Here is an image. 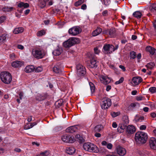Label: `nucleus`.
<instances>
[{"label":"nucleus","instance_id":"5fc2aeb1","mask_svg":"<svg viewBox=\"0 0 156 156\" xmlns=\"http://www.w3.org/2000/svg\"><path fill=\"white\" fill-rule=\"evenodd\" d=\"M113 147V145L111 143H108L107 144V147L109 149H111Z\"/></svg>","mask_w":156,"mask_h":156},{"label":"nucleus","instance_id":"69168bd1","mask_svg":"<svg viewBox=\"0 0 156 156\" xmlns=\"http://www.w3.org/2000/svg\"><path fill=\"white\" fill-rule=\"evenodd\" d=\"M98 132H96L94 136L97 137H100L101 136V134L100 133H98Z\"/></svg>","mask_w":156,"mask_h":156},{"label":"nucleus","instance_id":"0e129e2a","mask_svg":"<svg viewBox=\"0 0 156 156\" xmlns=\"http://www.w3.org/2000/svg\"><path fill=\"white\" fill-rule=\"evenodd\" d=\"M25 68H35L34 66L33 65H28Z\"/></svg>","mask_w":156,"mask_h":156},{"label":"nucleus","instance_id":"7ed1b4c3","mask_svg":"<svg viewBox=\"0 0 156 156\" xmlns=\"http://www.w3.org/2000/svg\"><path fill=\"white\" fill-rule=\"evenodd\" d=\"M83 148L85 150L90 152L98 153L99 151L97 146L90 143H85L83 145Z\"/></svg>","mask_w":156,"mask_h":156},{"label":"nucleus","instance_id":"dca6fc26","mask_svg":"<svg viewBox=\"0 0 156 156\" xmlns=\"http://www.w3.org/2000/svg\"><path fill=\"white\" fill-rule=\"evenodd\" d=\"M23 62L16 61L12 63V66L14 68H20L23 65Z\"/></svg>","mask_w":156,"mask_h":156},{"label":"nucleus","instance_id":"7c9ffc66","mask_svg":"<svg viewBox=\"0 0 156 156\" xmlns=\"http://www.w3.org/2000/svg\"><path fill=\"white\" fill-rule=\"evenodd\" d=\"M46 3L44 0L43 1H40L38 2V5L41 8H43L46 5Z\"/></svg>","mask_w":156,"mask_h":156},{"label":"nucleus","instance_id":"37998d69","mask_svg":"<svg viewBox=\"0 0 156 156\" xmlns=\"http://www.w3.org/2000/svg\"><path fill=\"white\" fill-rule=\"evenodd\" d=\"M49 154V152L46 151L44 152L41 153L40 154L38 155L39 156H47Z\"/></svg>","mask_w":156,"mask_h":156},{"label":"nucleus","instance_id":"58836bf2","mask_svg":"<svg viewBox=\"0 0 156 156\" xmlns=\"http://www.w3.org/2000/svg\"><path fill=\"white\" fill-rule=\"evenodd\" d=\"M84 2V0H79L75 3V5L76 6H78L81 5Z\"/></svg>","mask_w":156,"mask_h":156},{"label":"nucleus","instance_id":"6ab92c4d","mask_svg":"<svg viewBox=\"0 0 156 156\" xmlns=\"http://www.w3.org/2000/svg\"><path fill=\"white\" fill-rule=\"evenodd\" d=\"M86 69H76V74L78 76H82L86 73Z\"/></svg>","mask_w":156,"mask_h":156},{"label":"nucleus","instance_id":"4c0bfd02","mask_svg":"<svg viewBox=\"0 0 156 156\" xmlns=\"http://www.w3.org/2000/svg\"><path fill=\"white\" fill-rule=\"evenodd\" d=\"M154 66L155 64L153 62H150L146 65V66L147 68H154Z\"/></svg>","mask_w":156,"mask_h":156},{"label":"nucleus","instance_id":"bb28decb","mask_svg":"<svg viewBox=\"0 0 156 156\" xmlns=\"http://www.w3.org/2000/svg\"><path fill=\"white\" fill-rule=\"evenodd\" d=\"M133 15L134 17L139 19L141 18L142 14L140 11H136L133 12Z\"/></svg>","mask_w":156,"mask_h":156},{"label":"nucleus","instance_id":"cd10ccee","mask_svg":"<svg viewBox=\"0 0 156 156\" xmlns=\"http://www.w3.org/2000/svg\"><path fill=\"white\" fill-rule=\"evenodd\" d=\"M23 30L24 29L23 27L16 28L14 30L13 33L15 34H18L23 32Z\"/></svg>","mask_w":156,"mask_h":156},{"label":"nucleus","instance_id":"79ce46f5","mask_svg":"<svg viewBox=\"0 0 156 156\" xmlns=\"http://www.w3.org/2000/svg\"><path fill=\"white\" fill-rule=\"evenodd\" d=\"M62 69H52V71L56 73H61L63 70Z\"/></svg>","mask_w":156,"mask_h":156},{"label":"nucleus","instance_id":"680f3d73","mask_svg":"<svg viewBox=\"0 0 156 156\" xmlns=\"http://www.w3.org/2000/svg\"><path fill=\"white\" fill-rule=\"evenodd\" d=\"M76 68H85V67L83 68V66L80 64H78L76 65Z\"/></svg>","mask_w":156,"mask_h":156},{"label":"nucleus","instance_id":"8fccbe9b","mask_svg":"<svg viewBox=\"0 0 156 156\" xmlns=\"http://www.w3.org/2000/svg\"><path fill=\"white\" fill-rule=\"evenodd\" d=\"M102 15L103 16H107L108 15V11L106 10L103 11L102 12Z\"/></svg>","mask_w":156,"mask_h":156},{"label":"nucleus","instance_id":"f8f14e48","mask_svg":"<svg viewBox=\"0 0 156 156\" xmlns=\"http://www.w3.org/2000/svg\"><path fill=\"white\" fill-rule=\"evenodd\" d=\"M116 151L118 154L121 156L125 155L126 152V149L120 146H118L116 148Z\"/></svg>","mask_w":156,"mask_h":156},{"label":"nucleus","instance_id":"a211bd4d","mask_svg":"<svg viewBox=\"0 0 156 156\" xmlns=\"http://www.w3.org/2000/svg\"><path fill=\"white\" fill-rule=\"evenodd\" d=\"M77 129L76 126H73L69 127L66 129L67 132L73 133L76 132Z\"/></svg>","mask_w":156,"mask_h":156},{"label":"nucleus","instance_id":"20e7f679","mask_svg":"<svg viewBox=\"0 0 156 156\" xmlns=\"http://www.w3.org/2000/svg\"><path fill=\"white\" fill-rule=\"evenodd\" d=\"M79 42V39L76 37H71L63 43V46L66 48L70 47Z\"/></svg>","mask_w":156,"mask_h":156},{"label":"nucleus","instance_id":"f257e3e1","mask_svg":"<svg viewBox=\"0 0 156 156\" xmlns=\"http://www.w3.org/2000/svg\"><path fill=\"white\" fill-rule=\"evenodd\" d=\"M147 138V134L143 132H137L135 135V140L137 144L142 145L145 144Z\"/></svg>","mask_w":156,"mask_h":156},{"label":"nucleus","instance_id":"bf43d9fd","mask_svg":"<svg viewBox=\"0 0 156 156\" xmlns=\"http://www.w3.org/2000/svg\"><path fill=\"white\" fill-rule=\"evenodd\" d=\"M94 52L95 54H98L100 52L99 50L97 48H95L94 49Z\"/></svg>","mask_w":156,"mask_h":156},{"label":"nucleus","instance_id":"c756f323","mask_svg":"<svg viewBox=\"0 0 156 156\" xmlns=\"http://www.w3.org/2000/svg\"><path fill=\"white\" fill-rule=\"evenodd\" d=\"M102 128V126L101 125H98L96 126L94 129V130L96 132H99L100 131Z\"/></svg>","mask_w":156,"mask_h":156},{"label":"nucleus","instance_id":"6e6552de","mask_svg":"<svg viewBox=\"0 0 156 156\" xmlns=\"http://www.w3.org/2000/svg\"><path fill=\"white\" fill-rule=\"evenodd\" d=\"M112 105L111 99L108 98H104L101 103V106L102 109H107Z\"/></svg>","mask_w":156,"mask_h":156},{"label":"nucleus","instance_id":"412c9836","mask_svg":"<svg viewBox=\"0 0 156 156\" xmlns=\"http://www.w3.org/2000/svg\"><path fill=\"white\" fill-rule=\"evenodd\" d=\"M139 107V104L137 102L131 103L129 105L128 108V109L129 110H132L134 108Z\"/></svg>","mask_w":156,"mask_h":156},{"label":"nucleus","instance_id":"0eeeda50","mask_svg":"<svg viewBox=\"0 0 156 156\" xmlns=\"http://www.w3.org/2000/svg\"><path fill=\"white\" fill-rule=\"evenodd\" d=\"M114 51L115 47L112 44H105L103 48V51L105 54H111Z\"/></svg>","mask_w":156,"mask_h":156},{"label":"nucleus","instance_id":"4d7b16f0","mask_svg":"<svg viewBox=\"0 0 156 156\" xmlns=\"http://www.w3.org/2000/svg\"><path fill=\"white\" fill-rule=\"evenodd\" d=\"M146 128V126L144 125L141 126L140 127V129L141 130H145Z\"/></svg>","mask_w":156,"mask_h":156},{"label":"nucleus","instance_id":"e2e57ef3","mask_svg":"<svg viewBox=\"0 0 156 156\" xmlns=\"http://www.w3.org/2000/svg\"><path fill=\"white\" fill-rule=\"evenodd\" d=\"M87 8V5L85 4H83L81 7V9L83 10H85Z\"/></svg>","mask_w":156,"mask_h":156},{"label":"nucleus","instance_id":"ea45409f","mask_svg":"<svg viewBox=\"0 0 156 156\" xmlns=\"http://www.w3.org/2000/svg\"><path fill=\"white\" fill-rule=\"evenodd\" d=\"M120 114V113L119 112H112L111 113V114L113 117H115L119 115Z\"/></svg>","mask_w":156,"mask_h":156},{"label":"nucleus","instance_id":"5701e85b","mask_svg":"<svg viewBox=\"0 0 156 156\" xmlns=\"http://www.w3.org/2000/svg\"><path fill=\"white\" fill-rule=\"evenodd\" d=\"M42 71V69H25L24 71L27 73H30L34 72H40Z\"/></svg>","mask_w":156,"mask_h":156},{"label":"nucleus","instance_id":"13d9d810","mask_svg":"<svg viewBox=\"0 0 156 156\" xmlns=\"http://www.w3.org/2000/svg\"><path fill=\"white\" fill-rule=\"evenodd\" d=\"M119 128L121 129V130H122V131L123 130V131L124 129H125L124 126H122V125L121 124H120L119 125Z\"/></svg>","mask_w":156,"mask_h":156},{"label":"nucleus","instance_id":"72a5a7b5","mask_svg":"<svg viewBox=\"0 0 156 156\" xmlns=\"http://www.w3.org/2000/svg\"><path fill=\"white\" fill-rule=\"evenodd\" d=\"M76 139H78L79 142L80 143H82L84 142V140L82 136H80V135H76Z\"/></svg>","mask_w":156,"mask_h":156},{"label":"nucleus","instance_id":"9d476101","mask_svg":"<svg viewBox=\"0 0 156 156\" xmlns=\"http://www.w3.org/2000/svg\"><path fill=\"white\" fill-rule=\"evenodd\" d=\"M62 140L65 143H72L75 141V139L73 137L66 135H64L61 137Z\"/></svg>","mask_w":156,"mask_h":156},{"label":"nucleus","instance_id":"f704fd0d","mask_svg":"<svg viewBox=\"0 0 156 156\" xmlns=\"http://www.w3.org/2000/svg\"><path fill=\"white\" fill-rule=\"evenodd\" d=\"M89 84L91 93H93L95 91V88L94 84L91 82L89 83Z\"/></svg>","mask_w":156,"mask_h":156},{"label":"nucleus","instance_id":"a878e982","mask_svg":"<svg viewBox=\"0 0 156 156\" xmlns=\"http://www.w3.org/2000/svg\"><path fill=\"white\" fill-rule=\"evenodd\" d=\"M66 151L67 154H72L75 151V148L73 147H69L66 148Z\"/></svg>","mask_w":156,"mask_h":156},{"label":"nucleus","instance_id":"09e8293b","mask_svg":"<svg viewBox=\"0 0 156 156\" xmlns=\"http://www.w3.org/2000/svg\"><path fill=\"white\" fill-rule=\"evenodd\" d=\"M6 17L4 16H2L0 17V24L3 23L6 19Z\"/></svg>","mask_w":156,"mask_h":156},{"label":"nucleus","instance_id":"f3484780","mask_svg":"<svg viewBox=\"0 0 156 156\" xmlns=\"http://www.w3.org/2000/svg\"><path fill=\"white\" fill-rule=\"evenodd\" d=\"M47 97V95L45 94H38L36 97V99L37 100L41 101L45 100Z\"/></svg>","mask_w":156,"mask_h":156},{"label":"nucleus","instance_id":"49530a36","mask_svg":"<svg viewBox=\"0 0 156 156\" xmlns=\"http://www.w3.org/2000/svg\"><path fill=\"white\" fill-rule=\"evenodd\" d=\"M13 9V8L12 7H5L3 8V10L5 11L9 12L12 11Z\"/></svg>","mask_w":156,"mask_h":156},{"label":"nucleus","instance_id":"3c124183","mask_svg":"<svg viewBox=\"0 0 156 156\" xmlns=\"http://www.w3.org/2000/svg\"><path fill=\"white\" fill-rule=\"evenodd\" d=\"M114 33L115 31L112 29H110L108 30V33L111 36H112Z\"/></svg>","mask_w":156,"mask_h":156},{"label":"nucleus","instance_id":"2eb2a0df","mask_svg":"<svg viewBox=\"0 0 156 156\" xmlns=\"http://www.w3.org/2000/svg\"><path fill=\"white\" fill-rule=\"evenodd\" d=\"M136 131L135 127L131 125H129L128 126L126 129V133L129 134H133Z\"/></svg>","mask_w":156,"mask_h":156},{"label":"nucleus","instance_id":"338daca9","mask_svg":"<svg viewBox=\"0 0 156 156\" xmlns=\"http://www.w3.org/2000/svg\"><path fill=\"white\" fill-rule=\"evenodd\" d=\"M112 126L114 128H116L117 126V125L116 122H113L112 124Z\"/></svg>","mask_w":156,"mask_h":156},{"label":"nucleus","instance_id":"ddd939ff","mask_svg":"<svg viewBox=\"0 0 156 156\" xmlns=\"http://www.w3.org/2000/svg\"><path fill=\"white\" fill-rule=\"evenodd\" d=\"M142 80V79L140 77H134L132 79V84L133 86L137 85L141 82Z\"/></svg>","mask_w":156,"mask_h":156},{"label":"nucleus","instance_id":"f03ea898","mask_svg":"<svg viewBox=\"0 0 156 156\" xmlns=\"http://www.w3.org/2000/svg\"><path fill=\"white\" fill-rule=\"evenodd\" d=\"M0 77L2 81L6 84H9L12 79L11 74L7 71L2 72L0 74Z\"/></svg>","mask_w":156,"mask_h":156},{"label":"nucleus","instance_id":"393cba45","mask_svg":"<svg viewBox=\"0 0 156 156\" xmlns=\"http://www.w3.org/2000/svg\"><path fill=\"white\" fill-rule=\"evenodd\" d=\"M62 52V48H58L54 51L52 53L54 55L58 56L60 55Z\"/></svg>","mask_w":156,"mask_h":156},{"label":"nucleus","instance_id":"603ef678","mask_svg":"<svg viewBox=\"0 0 156 156\" xmlns=\"http://www.w3.org/2000/svg\"><path fill=\"white\" fill-rule=\"evenodd\" d=\"M6 39V37L4 34L1 35L0 36V41H3Z\"/></svg>","mask_w":156,"mask_h":156},{"label":"nucleus","instance_id":"c9c22d12","mask_svg":"<svg viewBox=\"0 0 156 156\" xmlns=\"http://www.w3.org/2000/svg\"><path fill=\"white\" fill-rule=\"evenodd\" d=\"M45 34V31L44 30H41L38 31L37 35V36H40L44 35Z\"/></svg>","mask_w":156,"mask_h":156},{"label":"nucleus","instance_id":"39448f33","mask_svg":"<svg viewBox=\"0 0 156 156\" xmlns=\"http://www.w3.org/2000/svg\"><path fill=\"white\" fill-rule=\"evenodd\" d=\"M45 54V51L42 48H36L33 51V56L37 59L43 58Z\"/></svg>","mask_w":156,"mask_h":156},{"label":"nucleus","instance_id":"864d4df0","mask_svg":"<svg viewBox=\"0 0 156 156\" xmlns=\"http://www.w3.org/2000/svg\"><path fill=\"white\" fill-rule=\"evenodd\" d=\"M136 100L137 101H140L144 100V97L141 96H137L136 97Z\"/></svg>","mask_w":156,"mask_h":156},{"label":"nucleus","instance_id":"1a4fd4ad","mask_svg":"<svg viewBox=\"0 0 156 156\" xmlns=\"http://www.w3.org/2000/svg\"><path fill=\"white\" fill-rule=\"evenodd\" d=\"M81 32V29L80 27H74L69 30L68 33L70 35L75 36L80 33Z\"/></svg>","mask_w":156,"mask_h":156},{"label":"nucleus","instance_id":"a19ab883","mask_svg":"<svg viewBox=\"0 0 156 156\" xmlns=\"http://www.w3.org/2000/svg\"><path fill=\"white\" fill-rule=\"evenodd\" d=\"M123 122L126 124L129 123L128 118L127 116H124L123 118Z\"/></svg>","mask_w":156,"mask_h":156},{"label":"nucleus","instance_id":"c03bdc74","mask_svg":"<svg viewBox=\"0 0 156 156\" xmlns=\"http://www.w3.org/2000/svg\"><path fill=\"white\" fill-rule=\"evenodd\" d=\"M149 90L151 93H154L156 92V87H152L149 89Z\"/></svg>","mask_w":156,"mask_h":156},{"label":"nucleus","instance_id":"423d86ee","mask_svg":"<svg viewBox=\"0 0 156 156\" xmlns=\"http://www.w3.org/2000/svg\"><path fill=\"white\" fill-rule=\"evenodd\" d=\"M87 56L90 60V64L89 65L90 66L89 68H94L97 67V59L95 55L89 52L87 54Z\"/></svg>","mask_w":156,"mask_h":156},{"label":"nucleus","instance_id":"b1692460","mask_svg":"<svg viewBox=\"0 0 156 156\" xmlns=\"http://www.w3.org/2000/svg\"><path fill=\"white\" fill-rule=\"evenodd\" d=\"M102 29L100 27H97V29L92 33V36L94 37L97 36L100 34L102 32Z\"/></svg>","mask_w":156,"mask_h":156},{"label":"nucleus","instance_id":"6e6d98bb","mask_svg":"<svg viewBox=\"0 0 156 156\" xmlns=\"http://www.w3.org/2000/svg\"><path fill=\"white\" fill-rule=\"evenodd\" d=\"M10 57L12 60H14L16 58L15 55L14 53L11 54L10 55Z\"/></svg>","mask_w":156,"mask_h":156},{"label":"nucleus","instance_id":"4be33fe9","mask_svg":"<svg viewBox=\"0 0 156 156\" xmlns=\"http://www.w3.org/2000/svg\"><path fill=\"white\" fill-rule=\"evenodd\" d=\"M146 50L148 51L150 54L154 55L156 52V50L154 48L149 46H147L146 48Z\"/></svg>","mask_w":156,"mask_h":156},{"label":"nucleus","instance_id":"de8ad7c7","mask_svg":"<svg viewBox=\"0 0 156 156\" xmlns=\"http://www.w3.org/2000/svg\"><path fill=\"white\" fill-rule=\"evenodd\" d=\"M124 80V78L123 77H121L119 80L116 81L115 82V84H118L122 83Z\"/></svg>","mask_w":156,"mask_h":156},{"label":"nucleus","instance_id":"774afa93","mask_svg":"<svg viewBox=\"0 0 156 156\" xmlns=\"http://www.w3.org/2000/svg\"><path fill=\"white\" fill-rule=\"evenodd\" d=\"M17 48L19 49L22 50L23 49L24 47L21 45H18L17 46Z\"/></svg>","mask_w":156,"mask_h":156},{"label":"nucleus","instance_id":"473e14b6","mask_svg":"<svg viewBox=\"0 0 156 156\" xmlns=\"http://www.w3.org/2000/svg\"><path fill=\"white\" fill-rule=\"evenodd\" d=\"M151 12H154L156 11V4L152 5L149 8Z\"/></svg>","mask_w":156,"mask_h":156},{"label":"nucleus","instance_id":"aec40b11","mask_svg":"<svg viewBox=\"0 0 156 156\" xmlns=\"http://www.w3.org/2000/svg\"><path fill=\"white\" fill-rule=\"evenodd\" d=\"M17 6L19 8L22 9H26L29 7V5L27 3L21 2L18 4Z\"/></svg>","mask_w":156,"mask_h":156},{"label":"nucleus","instance_id":"a18cd8bd","mask_svg":"<svg viewBox=\"0 0 156 156\" xmlns=\"http://www.w3.org/2000/svg\"><path fill=\"white\" fill-rule=\"evenodd\" d=\"M103 4L106 6L108 5L111 3L110 0H103Z\"/></svg>","mask_w":156,"mask_h":156},{"label":"nucleus","instance_id":"9b49d317","mask_svg":"<svg viewBox=\"0 0 156 156\" xmlns=\"http://www.w3.org/2000/svg\"><path fill=\"white\" fill-rule=\"evenodd\" d=\"M101 82L104 84H107L111 81V79L106 75H101L99 76Z\"/></svg>","mask_w":156,"mask_h":156},{"label":"nucleus","instance_id":"c85d7f7f","mask_svg":"<svg viewBox=\"0 0 156 156\" xmlns=\"http://www.w3.org/2000/svg\"><path fill=\"white\" fill-rule=\"evenodd\" d=\"M29 124H30V126H29V124L27 125H26L24 127V129H27L31 128H32L34 126L37 125V123L36 122H34L33 123H30Z\"/></svg>","mask_w":156,"mask_h":156},{"label":"nucleus","instance_id":"2f4dec72","mask_svg":"<svg viewBox=\"0 0 156 156\" xmlns=\"http://www.w3.org/2000/svg\"><path fill=\"white\" fill-rule=\"evenodd\" d=\"M129 56L130 59H134L136 57V54L134 51H132L130 52Z\"/></svg>","mask_w":156,"mask_h":156},{"label":"nucleus","instance_id":"e433bc0d","mask_svg":"<svg viewBox=\"0 0 156 156\" xmlns=\"http://www.w3.org/2000/svg\"><path fill=\"white\" fill-rule=\"evenodd\" d=\"M64 67L63 65L60 63H58L54 66L53 68H62Z\"/></svg>","mask_w":156,"mask_h":156},{"label":"nucleus","instance_id":"4468645a","mask_svg":"<svg viewBox=\"0 0 156 156\" xmlns=\"http://www.w3.org/2000/svg\"><path fill=\"white\" fill-rule=\"evenodd\" d=\"M150 148L153 150H156V140L154 137H151L149 141Z\"/></svg>","mask_w":156,"mask_h":156},{"label":"nucleus","instance_id":"052dcab7","mask_svg":"<svg viewBox=\"0 0 156 156\" xmlns=\"http://www.w3.org/2000/svg\"><path fill=\"white\" fill-rule=\"evenodd\" d=\"M23 92H20L19 93V95L20 100H21L22 99V98L23 97Z\"/></svg>","mask_w":156,"mask_h":156}]
</instances>
